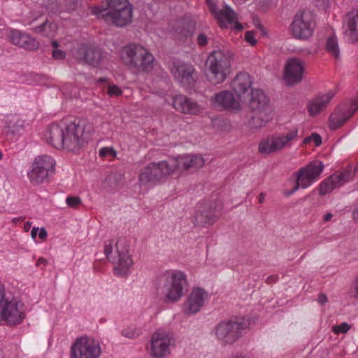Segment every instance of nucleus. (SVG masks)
<instances>
[{"label": "nucleus", "instance_id": "f257e3e1", "mask_svg": "<svg viewBox=\"0 0 358 358\" xmlns=\"http://www.w3.org/2000/svg\"><path fill=\"white\" fill-rule=\"evenodd\" d=\"M84 121L66 124H52L46 131L47 142L57 149L64 148L70 152L79 150L87 143L89 134L85 131Z\"/></svg>", "mask_w": 358, "mask_h": 358}, {"label": "nucleus", "instance_id": "f03ea898", "mask_svg": "<svg viewBox=\"0 0 358 358\" xmlns=\"http://www.w3.org/2000/svg\"><path fill=\"white\" fill-rule=\"evenodd\" d=\"M120 57L129 69L138 73H149L154 69L155 57L141 44L129 43L124 45L120 52Z\"/></svg>", "mask_w": 358, "mask_h": 358}, {"label": "nucleus", "instance_id": "7ed1b4c3", "mask_svg": "<svg viewBox=\"0 0 358 358\" xmlns=\"http://www.w3.org/2000/svg\"><path fill=\"white\" fill-rule=\"evenodd\" d=\"M92 13L108 24L124 27L132 20L133 7L127 0H109L108 8L94 7Z\"/></svg>", "mask_w": 358, "mask_h": 358}, {"label": "nucleus", "instance_id": "20e7f679", "mask_svg": "<svg viewBox=\"0 0 358 358\" xmlns=\"http://www.w3.org/2000/svg\"><path fill=\"white\" fill-rule=\"evenodd\" d=\"M162 285L159 287L164 296V301L174 303L180 301L185 294L187 286L185 273L179 270H167L160 279Z\"/></svg>", "mask_w": 358, "mask_h": 358}, {"label": "nucleus", "instance_id": "39448f33", "mask_svg": "<svg viewBox=\"0 0 358 358\" xmlns=\"http://www.w3.org/2000/svg\"><path fill=\"white\" fill-rule=\"evenodd\" d=\"M248 107L253 113L250 124L254 128H262L273 119V109L269 97L260 89L251 90Z\"/></svg>", "mask_w": 358, "mask_h": 358}, {"label": "nucleus", "instance_id": "423d86ee", "mask_svg": "<svg viewBox=\"0 0 358 358\" xmlns=\"http://www.w3.org/2000/svg\"><path fill=\"white\" fill-rule=\"evenodd\" d=\"M104 253L107 259L114 265V273L117 276H126L130 273V268L134 264L129 254V248L123 239L118 240L113 251L111 240L105 243Z\"/></svg>", "mask_w": 358, "mask_h": 358}, {"label": "nucleus", "instance_id": "0eeeda50", "mask_svg": "<svg viewBox=\"0 0 358 358\" xmlns=\"http://www.w3.org/2000/svg\"><path fill=\"white\" fill-rule=\"evenodd\" d=\"M249 324L245 318L224 320L219 322L213 331L221 345H231L243 336V331L249 327Z\"/></svg>", "mask_w": 358, "mask_h": 358}, {"label": "nucleus", "instance_id": "6e6552de", "mask_svg": "<svg viewBox=\"0 0 358 358\" xmlns=\"http://www.w3.org/2000/svg\"><path fill=\"white\" fill-rule=\"evenodd\" d=\"M24 304L6 293L3 285L0 283V317L9 325L20 323L24 318Z\"/></svg>", "mask_w": 358, "mask_h": 358}, {"label": "nucleus", "instance_id": "1a4fd4ad", "mask_svg": "<svg viewBox=\"0 0 358 358\" xmlns=\"http://www.w3.org/2000/svg\"><path fill=\"white\" fill-rule=\"evenodd\" d=\"M175 345L173 334L169 331L158 329L152 334L147 350L152 358H165L171 355Z\"/></svg>", "mask_w": 358, "mask_h": 358}, {"label": "nucleus", "instance_id": "9d476101", "mask_svg": "<svg viewBox=\"0 0 358 358\" xmlns=\"http://www.w3.org/2000/svg\"><path fill=\"white\" fill-rule=\"evenodd\" d=\"M298 134V128L293 127L285 132L271 135L259 143V152L268 155L291 148L297 140Z\"/></svg>", "mask_w": 358, "mask_h": 358}, {"label": "nucleus", "instance_id": "9b49d317", "mask_svg": "<svg viewBox=\"0 0 358 358\" xmlns=\"http://www.w3.org/2000/svg\"><path fill=\"white\" fill-rule=\"evenodd\" d=\"M206 66L208 80L213 84L222 83L229 72V57L222 50H215L208 56Z\"/></svg>", "mask_w": 358, "mask_h": 358}, {"label": "nucleus", "instance_id": "f8f14e48", "mask_svg": "<svg viewBox=\"0 0 358 358\" xmlns=\"http://www.w3.org/2000/svg\"><path fill=\"white\" fill-rule=\"evenodd\" d=\"M55 172V159L49 155H43L34 158L27 172V177L32 185H40L48 182Z\"/></svg>", "mask_w": 358, "mask_h": 358}, {"label": "nucleus", "instance_id": "ddd939ff", "mask_svg": "<svg viewBox=\"0 0 358 358\" xmlns=\"http://www.w3.org/2000/svg\"><path fill=\"white\" fill-rule=\"evenodd\" d=\"M173 173V168L170 159L157 163L152 162L140 171L138 182L140 186L156 184L164 180Z\"/></svg>", "mask_w": 358, "mask_h": 358}, {"label": "nucleus", "instance_id": "4468645a", "mask_svg": "<svg viewBox=\"0 0 358 358\" xmlns=\"http://www.w3.org/2000/svg\"><path fill=\"white\" fill-rule=\"evenodd\" d=\"M206 3L221 28H230L237 31L243 29L242 24L237 21L236 13L229 6L218 4L214 0H206Z\"/></svg>", "mask_w": 358, "mask_h": 358}, {"label": "nucleus", "instance_id": "2eb2a0df", "mask_svg": "<svg viewBox=\"0 0 358 358\" xmlns=\"http://www.w3.org/2000/svg\"><path fill=\"white\" fill-rule=\"evenodd\" d=\"M315 27L313 15L308 10L297 13L290 24V31L294 38L306 40L312 36Z\"/></svg>", "mask_w": 358, "mask_h": 358}, {"label": "nucleus", "instance_id": "dca6fc26", "mask_svg": "<svg viewBox=\"0 0 358 358\" xmlns=\"http://www.w3.org/2000/svg\"><path fill=\"white\" fill-rule=\"evenodd\" d=\"M71 358H99L101 354L99 342L89 337L76 340L71 348Z\"/></svg>", "mask_w": 358, "mask_h": 358}, {"label": "nucleus", "instance_id": "f3484780", "mask_svg": "<svg viewBox=\"0 0 358 358\" xmlns=\"http://www.w3.org/2000/svg\"><path fill=\"white\" fill-rule=\"evenodd\" d=\"M356 171H358V163L353 167L349 166L348 169L344 170L342 173H336L331 175L320 184V194H327L335 188L343 185L353 178Z\"/></svg>", "mask_w": 358, "mask_h": 358}, {"label": "nucleus", "instance_id": "a211bd4d", "mask_svg": "<svg viewBox=\"0 0 358 358\" xmlns=\"http://www.w3.org/2000/svg\"><path fill=\"white\" fill-rule=\"evenodd\" d=\"M208 294L201 287L193 288L184 302L183 311L187 315L197 313L204 306Z\"/></svg>", "mask_w": 358, "mask_h": 358}, {"label": "nucleus", "instance_id": "6ab92c4d", "mask_svg": "<svg viewBox=\"0 0 358 358\" xmlns=\"http://www.w3.org/2000/svg\"><path fill=\"white\" fill-rule=\"evenodd\" d=\"M169 159L173 165V173L178 171H187L190 169H200L205 163L204 159L199 155H180Z\"/></svg>", "mask_w": 358, "mask_h": 358}, {"label": "nucleus", "instance_id": "aec40b11", "mask_svg": "<svg viewBox=\"0 0 358 358\" xmlns=\"http://www.w3.org/2000/svg\"><path fill=\"white\" fill-rule=\"evenodd\" d=\"M305 64L301 59L299 58L287 59L284 71L286 83L292 85L301 82L303 78Z\"/></svg>", "mask_w": 358, "mask_h": 358}, {"label": "nucleus", "instance_id": "412c9836", "mask_svg": "<svg viewBox=\"0 0 358 358\" xmlns=\"http://www.w3.org/2000/svg\"><path fill=\"white\" fill-rule=\"evenodd\" d=\"M170 70L175 79L182 85H189L193 80L194 69L191 64L173 61Z\"/></svg>", "mask_w": 358, "mask_h": 358}, {"label": "nucleus", "instance_id": "4be33fe9", "mask_svg": "<svg viewBox=\"0 0 358 358\" xmlns=\"http://www.w3.org/2000/svg\"><path fill=\"white\" fill-rule=\"evenodd\" d=\"M212 102L215 106L231 110H237L241 108L239 100L229 90L216 93L212 98Z\"/></svg>", "mask_w": 358, "mask_h": 358}, {"label": "nucleus", "instance_id": "5701e85b", "mask_svg": "<svg viewBox=\"0 0 358 358\" xmlns=\"http://www.w3.org/2000/svg\"><path fill=\"white\" fill-rule=\"evenodd\" d=\"M75 57L92 66L98 65L102 59V55L99 48L84 44L78 47L75 53Z\"/></svg>", "mask_w": 358, "mask_h": 358}, {"label": "nucleus", "instance_id": "b1692460", "mask_svg": "<svg viewBox=\"0 0 358 358\" xmlns=\"http://www.w3.org/2000/svg\"><path fill=\"white\" fill-rule=\"evenodd\" d=\"M172 105L176 110L185 114L197 115L202 110L196 101L182 94L174 96Z\"/></svg>", "mask_w": 358, "mask_h": 358}, {"label": "nucleus", "instance_id": "393cba45", "mask_svg": "<svg viewBox=\"0 0 358 358\" xmlns=\"http://www.w3.org/2000/svg\"><path fill=\"white\" fill-rule=\"evenodd\" d=\"M344 34L351 42L358 41V10L349 12L344 18Z\"/></svg>", "mask_w": 358, "mask_h": 358}, {"label": "nucleus", "instance_id": "a878e982", "mask_svg": "<svg viewBox=\"0 0 358 358\" xmlns=\"http://www.w3.org/2000/svg\"><path fill=\"white\" fill-rule=\"evenodd\" d=\"M11 43L22 48L34 50L38 48V42L29 35L19 30H11L9 34Z\"/></svg>", "mask_w": 358, "mask_h": 358}, {"label": "nucleus", "instance_id": "bb28decb", "mask_svg": "<svg viewBox=\"0 0 358 358\" xmlns=\"http://www.w3.org/2000/svg\"><path fill=\"white\" fill-rule=\"evenodd\" d=\"M252 83V79L248 73L241 72L234 78L231 87L236 95L241 97L251 89Z\"/></svg>", "mask_w": 358, "mask_h": 358}, {"label": "nucleus", "instance_id": "cd10ccee", "mask_svg": "<svg viewBox=\"0 0 358 358\" xmlns=\"http://www.w3.org/2000/svg\"><path fill=\"white\" fill-rule=\"evenodd\" d=\"M334 93L329 91L327 93L317 96L311 100L308 105V111L312 116L316 115L322 111L334 97Z\"/></svg>", "mask_w": 358, "mask_h": 358}, {"label": "nucleus", "instance_id": "c85d7f7f", "mask_svg": "<svg viewBox=\"0 0 358 358\" xmlns=\"http://www.w3.org/2000/svg\"><path fill=\"white\" fill-rule=\"evenodd\" d=\"M217 218V213L215 209L210 206L200 209L198 207L197 211L195 214V222L196 224H212L216 221Z\"/></svg>", "mask_w": 358, "mask_h": 358}, {"label": "nucleus", "instance_id": "c756f323", "mask_svg": "<svg viewBox=\"0 0 358 358\" xmlns=\"http://www.w3.org/2000/svg\"><path fill=\"white\" fill-rule=\"evenodd\" d=\"M315 182V180L301 168L296 173V184L292 190L286 192L285 194L290 196L300 187L306 189L312 185Z\"/></svg>", "mask_w": 358, "mask_h": 358}, {"label": "nucleus", "instance_id": "7c9ffc66", "mask_svg": "<svg viewBox=\"0 0 358 358\" xmlns=\"http://www.w3.org/2000/svg\"><path fill=\"white\" fill-rule=\"evenodd\" d=\"M324 167V166L322 162L313 161L303 167V169L316 181L322 173Z\"/></svg>", "mask_w": 358, "mask_h": 358}, {"label": "nucleus", "instance_id": "2f4dec72", "mask_svg": "<svg viewBox=\"0 0 358 358\" xmlns=\"http://www.w3.org/2000/svg\"><path fill=\"white\" fill-rule=\"evenodd\" d=\"M193 27L189 23L180 22L176 28V34L179 40L185 41L192 34Z\"/></svg>", "mask_w": 358, "mask_h": 358}, {"label": "nucleus", "instance_id": "473e14b6", "mask_svg": "<svg viewBox=\"0 0 358 358\" xmlns=\"http://www.w3.org/2000/svg\"><path fill=\"white\" fill-rule=\"evenodd\" d=\"M57 29V24L55 23L47 21L41 26L36 27L35 30L37 33H41L44 36L52 38L55 36Z\"/></svg>", "mask_w": 358, "mask_h": 358}, {"label": "nucleus", "instance_id": "72a5a7b5", "mask_svg": "<svg viewBox=\"0 0 358 358\" xmlns=\"http://www.w3.org/2000/svg\"><path fill=\"white\" fill-rule=\"evenodd\" d=\"M326 50L334 57H339L340 49L338 47V40L335 36L331 35L327 39Z\"/></svg>", "mask_w": 358, "mask_h": 358}, {"label": "nucleus", "instance_id": "f704fd0d", "mask_svg": "<svg viewBox=\"0 0 358 358\" xmlns=\"http://www.w3.org/2000/svg\"><path fill=\"white\" fill-rule=\"evenodd\" d=\"M142 334L141 329L136 325H131L122 331V335L130 339L138 338Z\"/></svg>", "mask_w": 358, "mask_h": 358}, {"label": "nucleus", "instance_id": "c9c22d12", "mask_svg": "<svg viewBox=\"0 0 358 358\" xmlns=\"http://www.w3.org/2000/svg\"><path fill=\"white\" fill-rule=\"evenodd\" d=\"M211 35V32L209 29H206L205 31L199 33L196 38L198 45L201 48L207 45Z\"/></svg>", "mask_w": 358, "mask_h": 358}, {"label": "nucleus", "instance_id": "e433bc0d", "mask_svg": "<svg viewBox=\"0 0 358 358\" xmlns=\"http://www.w3.org/2000/svg\"><path fill=\"white\" fill-rule=\"evenodd\" d=\"M350 329V326L347 322H343L341 324L334 325L332 331L335 334H346Z\"/></svg>", "mask_w": 358, "mask_h": 358}, {"label": "nucleus", "instance_id": "4c0bfd02", "mask_svg": "<svg viewBox=\"0 0 358 358\" xmlns=\"http://www.w3.org/2000/svg\"><path fill=\"white\" fill-rule=\"evenodd\" d=\"M116 155L117 152L112 147H103L99 150V156L101 157H115Z\"/></svg>", "mask_w": 358, "mask_h": 358}, {"label": "nucleus", "instance_id": "58836bf2", "mask_svg": "<svg viewBox=\"0 0 358 358\" xmlns=\"http://www.w3.org/2000/svg\"><path fill=\"white\" fill-rule=\"evenodd\" d=\"M350 296L356 300H358V275L354 278L350 289Z\"/></svg>", "mask_w": 358, "mask_h": 358}, {"label": "nucleus", "instance_id": "ea45409f", "mask_svg": "<svg viewBox=\"0 0 358 358\" xmlns=\"http://www.w3.org/2000/svg\"><path fill=\"white\" fill-rule=\"evenodd\" d=\"M107 93L110 96H118L122 94V91L117 85L108 84Z\"/></svg>", "mask_w": 358, "mask_h": 358}, {"label": "nucleus", "instance_id": "a19ab883", "mask_svg": "<svg viewBox=\"0 0 358 358\" xmlns=\"http://www.w3.org/2000/svg\"><path fill=\"white\" fill-rule=\"evenodd\" d=\"M66 203L69 207L75 208L81 203V199L79 196H68Z\"/></svg>", "mask_w": 358, "mask_h": 358}, {"label": "nucleus", "instance_id": "79ce46f5", "mask_svg": "<svg viewBox=\"0 0 358 358\" xmlns=\"http://www.w3.org/2000/svg\"><path fill=\"white\" fill-rule=\"evenodd\" d=\"M245 40L251 45H255L257 43V40L255 38L254 32L248 31L245 34Z\"/></svg>", "mask_w": 358, "mask_h": 358}, {"label": "nucleus", "instance_id": "37998d69", "mask_svg": "<svg viewBox=\"0 0 358 358\" xmlns=\"http://www.w3.org/2000/svg\"><path fill=\"white\" fill-rule=\"evenodd\" d=\"M52 57L56 59H62L65 57V53L62 50L55 49L52 52Z\"/></svg>", "mask_w": 358, "mask_h": 358}, {"label": "nucleus", "instance_id": "c03bdc74", "mask_svg": "<svg viewBox=\"0 0 358 358\" xmlns=\"http://www.w3.org/2000/svg\"><path fill=\"white\" fill-rule=\"evenodd\" d=\"M312 141H313L315 144V145L319 146L322 143V138L321 136L316 134L313 133L311 134Z\"/></svg>", "mask_w": 358, "mask_h": 358}, {"label": "nucleus", "instance_id": "a18cd8bd", "mask_svg": "<svg viewBox=\"0 0 358 358\" xmlns=\"http://www.w3.org/2000/svg\"><path fill=\"white\" fill-rule=\"evenodd\" d=\"M328 301L327 296L324 294H320L318 296L317 301L320 304L324 305Z\"/></svg>", "mask_w": 358, "mask_h": 358}, {"label": "nucleus", "instance_id": "49530a36", "mask_svg": "<svg viewBox=\"0 0 358 358\" xmlns=\"http://www.w3.org/2000/svg\"><path fill=\"white\" fill-rule=\"evenodd\" d=\"M47 231L44 228L38 229V236L41 239H45L47 237Z\"/></svg>", "mask_w": 358, "mask_h": 358}, {"label": "nucleus", "instance_id": "de8ad7c7", "mask_svg": "<svg viewBox=\"0 0 358 358\" xmlns=\"http://www.w3.org/2000/svg\"><path fill=\"white\" fill-rule=\"evenodd\" d=\"M333 216L334 215L331 213H325L323 216L324 222H327L330 221L332 219Z\"/></svg>", "mask_w": 358, "mask_h": 358}, {"label": "nucleus", "instance_id": "09e8293b", "mask_svg": "<svg viewBox=\"0 0 358 358\" xmlns=\"http://www.w3.org/2000/svg\"><path fill=\"white\" fill-rule=\"evenodd\" d=\"M38 228L34 227L31 231V236L33 239H35L38 236Z\"/></svg>", "mask_w": 358, "mask_h": 358}, {"label": "nucleus", "instance_id": "8fccbe9b", "mask_svg": "<svg viewBox=\"0 0 358 358\" xmlns=\"http://www.w3.org/2000/svg\"><path fill=\"white\" fill-rule=\"evenodd\" d=\"M277 280V277L274 275L268 276L266 282L268 284L273 283Z\"/></svg>", "mask_w": 358, "mask_h": 358}, {"label": "nucleus", "instance_id": "3c124183", "mask_svg": "<svg viewBox=\"0 0 358 358\" xmlns=\"http://www.w3.org/2000/svg\"><path fill=\"white\" fill-rule=\"evenodd\" d=\"M353 219L358 222V207L352 212Z\"/></svg>", "mask_w": 358, "mask_h": 358}, {"label": "nucleus", "instance_id": "603ef678", "mask_svg": "<svg viewBox=\"0 0 358 358\" xmlns=\"http://www.w3.org/2000/svg\"><path fill=\"white\" fill-rule=\"evenodd\" d=\"M264 199H265L264 193H261L258 196L259 203H262L264 201Z\"/></svg>", "mask_w": 358, "mask_h": 358}, {"label": "nucleus", "instance_id": "864d4df0", "mask_svg": "<svg viewBox=\"0 0 358 358\" xmlns=\"http://www.w3.org/2000/svg\"><path fill=\"white\" fill-rule=\"evenodd\" d=\"M311 141H312V138H311V135H310V136H306V138H303V143L308 144Z\"/></svg>", "mask_w": 358, "mask_h": 358}, {"label": "nucleus", "instance_id": "5fc2aeb1", "mask_svg": "<svg viewBox=\"0 0 358 358\" xmlns=\"http://www.w3.org/2000/svg\"><path fill=\"white\" fill-rule=\"evenodd\" d=\"M46 264H47V260L44 258H39L37 262V265Z\"/></svg>", "mask_w": 358, "mask_h": 358}, {"label": "nucleus", "instance_id": "6e6d98bb", "mask_svg": "<svg viewBox=\"0 0 358 358\" xmlns=\"http://www.w3.org/2000/svg\"><path fill=\"white\" fill-rule=\"evenodd\" d=\"M30 227H31V224H30L29 222H27V223L24 224V230H25V231H28V230L29 229Z\"/></svg>", "mask_w": 358, "mask_h": 358}, {"label": "nucleus", "instance_id": "4d7b16f0", "mask_svg": "<svg viewBox=\"0 0 358 358\" xmlns=\"http://www.w3.org/2000/svg\"><path fill=\"white\" fill-rule=\"evenodd\" d=\"M107 81V79L106 78H100L98 80L99 83H105Z\"/></svg>", "mask_w": 358, "mask_h": 358}, {"label": "nucleus", "instance_id": "13d9d810", "mask_svg": "<svg viewBox=\"0 0 358 358\" xmlns=\"http://www.w3.org/2000/svg\"><path fill=\"white\" fill-rule=\"evenodd\" d=\"M52 46H53L54 48H57V47H58V43H57L56 41H53L52 42Z\"/></svg>", "mask_w": 358, "mask_h": 358}, {"label": "nucleus", "instance_id": "bf43d9fd", "mask_svg": "<svg viewBox=\"0 0 358 358\" xmlns=\"http://www.w3.org/2000/svg\"><path fill=\"white\" fill-rule=\"evenodd\" d=\"M0 358H3V357H0Z\"/></svg>", "mask_w": 358, "mask_h": 358}]
</instances>
